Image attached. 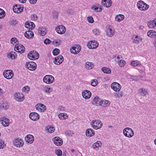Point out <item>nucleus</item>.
<instances>
[{
  "instance_id": "1",
  "label": "nucleus",
  "mask_w": 156,
  "mask_h": 156,
  "mask_svg": "<svg viewBox=\"0 0 156 156\" xmlns=\"http://www.w3.org/2000/svg\"><path fill=\"white\" fill-rule=\"evenodd\" d=\"M137 7L140 10H145L149 8V6L142 1H140L137 2Z\"/></svg>"
},
{
  "instance_id": "2",
  "label": "nucleus",
  "mask_w": 156,
  "mask_h": 156,
  "mask_svg": "<svg viewBox=\"0 0 156 156\" xmlns=\"http://www.w3.org/2000/svg\"><path fill=\"white\" fill-rule=\"evenodd\" d=\"M39 56V54L36 51H30L27 55L28 58L32 60L38 59Z\"/></svg>"
},
{
  "instance_id": "3",
  "label": "nucleus",
  "mask_w": 156,
  "mask_h": 156,
  "mask_svg": "<svg viewBox=\"0 0 156 156\" xmlns=\"http://www.w3.org/2000/svg\"><path fill=\"white\" fill-rule=\"evenodd\" d=\"M123 133L125 136L129 137H132L134 134L133 130L129 127H126L124 129Z\"/></svg>"
},
{
  "instance_id": "4",
  "label": "nucleus",
  "mask_w": 156,
  "mask_h": 156,
  "mask_svg": "<svg viewBox=\"0 0 156 156\" xmlns=\"http://www.w3.org/2000/svg\"><path fill=\"white\" fill-rule=\"evenodd\" d=\"M53 76L51 75H47L44 76L43 79L44 82L47 84H51L54 81Z\"/></svg>"
},
{
  "instance_id": "5",
  "label": "nucleus",
  "mask_w": 156,
  "mask_h": 156,
  "mask_svg": "<svg viewBox=\"0 0 156 156\" xmlns=\"http://www.w3.org/2000/svg\"><path fill=\"white\" fill-rule=\"evenodd\" d=\"M93 128L94 129H97L101 128L102 125V123L99 120H94L91 122Z\"/></svg>"
},
{
  "instance_id": "6",
  "label": "nucleus",
  "mask_w": 156,
  "mask_h": 156,
  "mask_svg": "<svg viewBox=\"0 0 156 156\" xmlns=\"http://www.w3.org/2000/svg\"><path fill=\"white\" fill-rule=\"evenodd\" d=\"M3 75L4 77L7 79H11L13 76V71L11 69L6 70L3 72Z\"/></svg>"
},
{
  "instance_id": "7",
  "label": "nucleus",
  "mask_w": 156,
  "mask_h": 156,
  "mask_svg": "<svg viewBox=\"0 0 156 156\" xmlns=\"http://www.w3.org/2000/svg\"><path fill=\"white\" fill-rule=\"evenodd\" d=\"M14 50L20 54L23 53L25 51V48L23 45L16 44Z\"/></svg>"
},
{
  "instance_id": "8",
  "label": "nucleus",
  "mask_w": 156,
  "mask_h": 156,
  "mask_svg": "<svg viewBox=\"0 0 156 156\" xmlns=\"http://www.w3.org/2000/svg\"><path fill=\"white\" fill-rule=\"evenodd\" d=\"M26 66L29 70L34 71L36 68L37 65L34 62H28L26 63Z\"/></svg>"
},
{
  "instance_id": "9",
  "label": "nucleus",
  "mask_w": 156,
  "mask_h": 156,
  "mask_svg": "<svg viewBox=\"0 0 156 156\" xmlns=\"http://www.w3.org/2000/svg\"><path fill=\"white\" fill-rule=\"evenodd\" d=\"M99 44L95 41H89L87 44V47L91 49L97 48Z\"/></svg>"
},
{
  "instance_id": "10",
  "label": "nucleus",
  "mask_w": 156,
  "mask_h": 156,
  "mask_svg": "<svg viewBox=\"0 0 156 156\" xmlns=\"http://www.w3.org/2000/svg\"><path fill=\"white\" fill-rule=\"evenodd\" d=\"M53 141L55 144L57 146H60L63 143L62 139L59 136H55L52 139Z\"/></svg>"
},
{
  "instance_id": "11",
  "label": "nucleus",
  "mask_w": 156,
  "mask_h": 156,
  "mask_svg": "<svg viewBox=\"0 0 156 156\" xmlns=\"http://www.w3.org/2000/svg\"><path fill=\"white\" fill-rule=\"evenodd\" d=\"M111 88L115 91H119L121 89V85L118 83L114 82L111 85Z\"/></svg>"
},
{
  "instance_id": "12",
  "label": "nucleus",
  "mask_w": 156,
  "mask_h": 156,
  "mask_svg": "<svg viewBox=\"0 0 156 156\" xmlns=\"http://www.w3.org/2000/svg\"><path fill=\"white\" fill-rule=\"evenodd\" d=\"M81 48V47L80 46L76 45L70 49V51L74 54H76L80 51Z\"/></svg>"
},
{
  "instance_id": "13",
  "label": "nucleus",
  "mask_w": 156,
  "mask_h": 156,
  "mask_svg": "<svg viewBox=\"0 0 156 156\" xmlns=\"http://www.w3.org/2000/svg\"><path fill=\"white\" fill-rule=\"evenodd\" d=\"M23 7H21L20 5H15L13 7V9L14 12L16 13H20L23 11Z\"/></svg>"
},
{
  "instance_id": "14",
  "label": "nucleus",
  "mask_w": 156,
  "mask_h": 156,
  "mask_svg": "<svg viewBox=\"0 0 156 156\" xmlns=\"http://www.w3.org/2000/svg\"><path fill=\"white\" fill-rule=\"evenodd\" d=\"M30 118L33 121H37L40 118L39 115L35 112H32L29 114Z\"/></svg>"
},
{
  "instance_id": "15",
  "label": "nucleus",
  "mask_w": 156,
  "mask_h": 156,
  "mask_svg": "<svg viewBox=\"0 0 156 156\" xmlns=\"http://www.w3.org/2000/svg\"><path fill=\"white\" fill-rule=\"evenodd\" d=\"M14 145L17 147H21L23 145V140L21 139H19V138H16L15 139L13 142Z\"/></svg>"
},
{
  "instance_id": "16",
  "label": "nucleus",
  "mask_w": 156,
  "mask_h": 156,
  "mask_svg": "<svg viewBox=\"0 0 156 156\" xmlns=\"http://www.w3.org/2000/svg\"><path fill=\"white\" fill-rule=\"evenodd\" d=\"M56 31L59 34L64 33L66 31L65 27L62 25L59 26L55 29Z\"/></svg>"
},
{
  "instance_id": "17",
  "label": "nucleus",
  "mask_w": 156,
  "mask_h": 156,
  "mask_svg": "<svg viewBox=\"0 0 156 156\" xmlns=\"http://www.w3.org/2000/svg\"><path fill=\"white\" fill-rule=\"evenodd\" d=\"M35 25L32 22H30L27 21L25 23V27L26 28L28 29L29 28V30H32L34 29L35 27Z\"/></svg>"
},
{
  "instance_id": "18",
  "label": "nucleus",
  "mask_w": 156,
  "mask_h": 156,
  "mask_svg": "<svg viewBox=\"0 0 156 156\" xmlns=\"http://www.w3.org/2000/svg\"><path fill=\"white\" fill-rule=\"evenodd\" d=\"M82 95L84 98L88 99L91 97V93L90 91L86 90L82 92Z\"/></svg>"
},
{
  "instance_id": "19",
  "label": "nucleus",
  "mask_w": 156,
  "mask_h": 156,
  "mask_svg": "<svg viewBox=\"0 0 156 156\" xmlns=\"http://www.w3.org/2000/svg\"><path fill=\"white\" fill-rule=\"evenodd\" d=\"M111 0H102L101 3L104 6L108 8L110 7L112 5Z\"/></svg>"
},
{
  "instance_id": "20",
  "label": "nucleus",
  "mask_w": 156,
  "mask_h": 156,
  "mask_svg": "<svg viewBox=\"0 0 156 156\" xmlns=\"http://www.w3.org/2000/svg\"><path fill=\"white\" fill-rule=\"evenodd\" d=\"M63 61V57L61 55H59L58 57L55 58L54 62L57 65H59Z\"/></svg>"
},
{
  "instance_id": "21",
  "label": "nucleus",
  "mask_w": 156,
  "mask_h": 156,
  "mask_svg": "<svg viewBox=\"0 0 156 156\" xmlns=\"http://www.w3.org/2000/svg\"><path fill=\"white\" fill-rule=\"evenodd\" d=\"M34 140V136L30 134L27 135L25 137V140L28 143H32Z\"/></svg>"
},
{
  "instance_id": "22",
  "label": "nucleus",
  "mask_w": 156,
  "mask_h": 156,
  "mask_svg": "<svg viewBox=\"0 0 156 156\" xmlns=\"http://www.w3.org/2000/svg\"><path fill=\"white\" fill-rule=\"evenodd\" d=\"M95 134L94 130L92 129L88 128L86 131V135L87 136L92 137Z\"/></svg>"
},
{
  "instance_id": "23",
  "label": "nucleus",
  "mask_w": 156,
  "mask_h": 156,
  "mask_svg": "<svg viewBox=\"0 0 156 156\" xmlns=\"http://www.w3.org/2000/svg\"><path fill=\"white\" fill-rule=\"evenodd\" d=\"M24 35L28 39H32L34 36V34L33 32L30 30L26 31Z\"/></svg>"
},
{
  "instance_id": "24",
  "label": "nucleus",
  "mask_w": 156,
  "mask_h": 156,
  "mask_svg": "<svg viewBox=\"0 0 156 156\" xmlns=\"http://www.w3.org/2000/svg\"><path fill=\"white\" fill-rule=\"evenodd\" d=\"M102 145V143L100 141H97L94 143L92 145L93 147L96 150H98L99 147H101Z\"/></svg>"
},
{
  "instance_id": "25",
  "label": "nucleus",
  "mask_w": 156,
  "mask_h": 156,
  "mask_svg": "<svg viewBox=\"0 0 156 156\" xmlns=\"http://www.w3.org/2000/svg\"><path fill=\"white\" fill-rule=\"evenodd\" d=\"M15 97L16 100L20 102L22 101L24 99L23 97L20 96V94L19 93H16Z\"/></svg>"
},
{
  "instance_id": "26",
  "label": "nucleus",
  "mask_w": 156,
  "mask_h": 156,
  "mask_svg": "<svg viewBox=\"0 0 156 156\" xmlns=\"http://www.w3.org/2000/svg\"><path fill=\"white\" fill-rule=\"evenodd\" d=\"M106 33L107 35L109 37H111L113 36L114 34V31L109 27L107 29Z\"/></svg>"
},
{
  "instance_id": "27",
  "label": "nucleus",
  "mask_w": 156,
  "mask_h": 156,
  "mask_svg": "<svg viewBox=\"0 0 156 156\" xmlns=\"http://www.w3.org/2000/svg\"><path fill=\"white\" fill-rule=\"evenodd\" d=\"M124 18V16L122 14H119L117 15L115 17V20L118 21L120 22Z\"/></svg>"
},
{
  "instance_id": "28",
  "label": "nucleus",
  "mask_w": 156,
  "mask_h": 156,
  "mask_svg": "<svg viewBox=\"0 0 156 156\" xmlns=\"http://www.w3.org/2000/svg\"><path fill=\"white\" fill-rule=\"evenodd\" d=\"M139 93L142 96H145L147 94V91L145 89L141 88L139 89Z\"/></svg>"
},
{
  "instance_id": "29",
  "label": "nucleus",
  "mask_w": 156,
  "mask_h": 156,
  "mask_svg": "<svg viewBox=\"0 0 156 156\" xmlns=\"http://www.w3.org/2000/svg\"><path fill=\"white\" fill-rule=\"evenodd\" d=\"M38 33L40 35L42 36H44L46 34V32L45 31V29L42 27H40L38 30Z\"/></svg>"
},
{
  "instance_id": "30",
  "label": "nucleus",
  "mask_w": 156,
  "mask_h": 156,
  "mask_svg": "<svg viewBox=\"0 0 156 156\" xmlns=\"http://www.w3.org/2000/svg\"><path fill=\"white\" fill-rule=\"evenodd\" d=\"M17 55L16 53L14 51H12L10 52L8 55V57L9 58L12 59H15Z\"/></svg>"
},
{
  "instance_id": "31",
  "label": "nucleus",
  "mask_w": 156,
  "mask_h": 156,
  "mask_svg": "<svg viewBox=\"0 0 156 156\" xmlns=\"http://www.w3.org/2000/svg\"><path fill=\"white\" fill-rule=\"evenodd\" d=\"M100 100V99L99 98V96H96L93 100V102L92 104L94 105H98L99 104V102Z\"/></svg>"
},
{
  "instance_id": "32",
  "label": "nucleus",
  "mask_w": 156,
  "mask_h": 156,
  "mask_svg": "<svg viewBox=\"0 0 156 156\" xmlns=\"http://www.w3.org/2000/svg\"><path fill=\"white\" fill-rule=\"evenodd\" d=\"M58 116L59 119L61 120H65L68 117L65 113H60L58 115Z\"/></svg>"
},
{
  "instance_id": "33",
  "label": "nucleus",
  "mask_w": 156,
  "mask_h": 156,
  "mask_svg": "<svg viewBox=\"0 0 156 156\" xmlns=\"http://www.w3.org/2000/svg\"><path fill=\"white\" fill-rule=\"evenodd\" d=\"M101 70L104 73L107 74H110L111 72L110 69L106 67H103L101 69Z\"/></svg>"
},
{
  "instance_id": "34",
  "label": "nucleus",
  "mask_w": 156,
  "mask_h": 156,
  "mask_svg": "<svg viewBox=\"0 0 156 156\" xmlns=\"http://www.w3.org/2000/svg\"><path fill=\"white\" fill-rule=\"evenodd\" d=\"M86 68L88 69H90L94 66V65L91 62H87L86 63Z\"/></svg>"
},
{
  "instance_id": "35",
  "label": "nucleus",
  "mask_w": 156,
  "mask_h": 156,
  "mask_svg": "<svg viewBox=\"0 0 156 156\" xmlns=\"http://www.w3.org/2000/svg\"><path fill=\"white\" fill-rule=\"evenodd\" d=\"M1 123L4 126H7L9 125V122L8 121L7 119H5V120H1Z\"/></svg>"
},
{
  "instance_id": "36",
  "label": "nucleus",
  "mask_w": 156,
  "mask_h": 156,
  "mask_svg": "<svg viewBox=\"0 0 156 156\" xmlns=\"http://www.w3.org/2000/svg\"><path fill=\"white\" fill-rule=\"evenodd\" d=\"M91 8L92 9L94 10L95 11L97 12H101L102 10V8L101 7L99 8L94 5H93L91 7Z\"/></svg>"
},
{
  "instance_id": "37",
  "label": "nucleus",
  "mask_w": 156,
  "mask_h": 156,
  "mask_svg": "<svg viewBox=\"0 0 156 156\" xmlns=\"http://www.w3.org/2000/svg\"><path fill=\"white\" fill-rule=\"evenodd\" d=\"M147 25L148 27L150 28H154L155 27V26H154V23L153 20H150L148 21L147 23Z\"/></svg>"
},
{
  "instance_id": "38",
  "label": "nucleus",
  "mask_w": 156,
  "mask_h": 156,
  "mask_svg": "<svg viewBox=\"0 0 156 156\" xmlns=\"http://www.w3.org/2000/svg\"><path fill=\"white\" fill-rule=\"evenodd\" d=\"M93 33L96 35H100V30L98 28L94 29L93 30Z\"/></svg>"
},
{
  "instance_id": "39",
  "label": "nucleus",
  "mask_w": 156,
  "mask_h": 156,
  "mask_svg": "<svg viewBox=\"0 0 156 156\" xmlns=\"http://www.w3.org/2000/svg\"><path fill=\"white\" fill-rule=\"evenodd\" d=\"M5 14V12L2 9H0V19L3 18Z\"/></svg>"
},
{
  "instance_id": "40",
  "label": "nucleus",
  "mask_w": 156,
  "mask_h": 156,
  "mask_svg": "<svg viewBox=\"0 0 156 156\" xmlns=\"http://www.w3.org/2000/svg\"><path fill=\"white\" fill-rule=\"evenodd\" d=\"M40 106H39L41 112H44L46 109V106L45 105L42 104H40Z\"/></svg>"
},
{
  "instance_id": "41",
  "label": "nucleus",
  "mask_w": 156,
  "mask_h": 156,
  "mask_svg": "<svg viewBox=\"0 0 156 156\" xmlns=\"http://www.w3.org/2000/svg\"><path fill=\"white\" fill-rule=\"evenodd\" d=\"M9 23L10 25L15 26L18 23V21H16L15 19H13Z\"/></svg>"
},
{
  "instance_id": "42",
  "label": "nucleus",
  "mask_w": 156,
  "mask_h": 156,
  "mask_svg": "<svg viewBox=\"0 0 156 156\" xmlns=\"http://www.w3.org/2000/svg\"><path fill=\"white\" fill-rule=\"evenodd\" d=\"M59 50L58 48H55L53 50V54L54 55H56L59 53Z\"/></svg>"
},
{
  "instance_id": "43",
  "label": "nucleus",
  "mask_w": 156,
  "mask_h": 156,
  "mask_svg": "<svg viewBox=\"0 0 156 156\" xmlns=\"http://www.w3.org/2000/svg\"><path fill=\"white\" fill-rule=\"evenodd\" d=\"M119 65L121 67L124 66L126 63L125 61L124 60H120L118 61Z\"/></svg>"
},
{
  "instance_id": "44",
  "label": "nucleus",
  "mask_w": 156,
  "mask_h": 156,
  "mask_svg": "<svg viewBox=\"0 0 156 156\" xmlns=\"http://www.w3.org/2000/svg\"><path fill=\"white\" fill-rule=\"evenodd\" d=\"M110 102L108 100L104 101L103 105H102V106L103 107H107L110 105Z\"/></svg>"
},
{
  "instance_id": "45",
  "label": "nucleus",
  "mask_w": 156,
  "mask_h": 156,
  "mask_svg": "<svg viewBox=\"0 0 156 156\" xmlns=\"http://www.w3.org/2000/svg\"><path fill=\"white\" fill-rule=\"evenodd\" d=\"M98 83V81L96 79H93L91 80V84L93 86L95 87L96 86Z\"/></svg>"
},
{
  "instance_id": "46",
  "label": "nucleus",
  "mask_w": 156,
  "mask_h": 156,
  "mask_svg": "<svg viewBox=\"0 0 156 156\" xmlns=\"http://www.w3.org/2000/svg\"><path fill=\"white\" fill-rule=\"evenodd\" d=\"M55 154L57 156H62V152L60 150H57L55 151Z\"/></svg>"
},
{
  "instance_id": "47",
  "label": "nucleus",
  "mask_w": 156,
  "mask_h": 156,
  "mask_svg": "<svg viewBox=\"0 0 156 156\" xmlns=\"http://www.w3.org/2000/svg\"><path fill=\"white\" fill-rule=\"evenodd\" d=\"M38 17V16L36 14H32L31 16V18L32 20L35 21L37 20Z\"/></svg>"
},
{
  "instance_id": "48",
  "label": "nucleus",
  "mask_w": 156,
  "mask_h": 156,
  "mask_svg": "<svg viewBox=\"0 0 156 156\" xmlns=\"http://www.w3.org/2000/svg\"><path fill=\"white\" fill-rule=\"evenodd\" d=\"M87 20L89 23H93L94 22V20L93 17L91 16L87 17Z\"/></svg>"
},
{
  "instance_id": "49",
  "label": "nucleus",
  "mask_w": 156,
  "mask_h": 156,
  "mask_svg": "<svg viewBox=\"0 0 156 156\" xmlns=\"http://www.w3.org/2000/svg\"><path fill=\"white\" fill-rule=\"evenodd\" d=\"M5 145L4 141L2 140H0V149L3 148Z\"/></svg>"
},
{
  "instance_id": "50",
  "label": "nucleus",
  "mask_w": 156,
  "mask_h": 156,
  "mask_svg": "<svg viewBox=\"0 0 156 156\" xmlns=\"http://www.w3.org/2000/svg\"><path fill=\"white\" fill-rule=\"evenodd\" d=\"M147 35L148 36L150 37H153V31L150 30V31H148L147 33Z\"/></svg>"
},
{
  "instance_id": "51",
  "label": "nucleus",
  "mask_w": 156,
  "mask_h": 156,
  "mask_svg": "<svg viewBox=\"0 0 156 156\" xmlns=\"http://www.w3.org/2000/svg\"><path fill=\"white\" fill-rule=\"evenodd\" d=\"M48 132L50 133H53L55 130V129L53 127H49V128L48 129Z\"/></svg>"
},
{
  "instance_id": "52",
  "label": "nucleus",
  "mask_w": 156,
  "mask_h": 156,
  "mask_svg": "<svg viewBox=\"0 0 156 156\" xmlns=\"http://www.w3.org/2000/svg\"><path fill=\"white\" fill-rule=\"evenodd\" d=\"M10 41L12 44H13V42H14V43H16L18 42V40L16 38L12 37Z\"/></svg>"
},
{
  "instance_id": "53",
  "label": "nucleus",
  "mask_w": 156,
  "mask_h": 156,
  "mask_svg": "<svg viewBox=\"0 0 156 156\" xmlns=\"http://www.w3.org/2000/svg\"><path fill=\"white\" fill-rule=\"evenodd\" d=\"M51 41L48 38L45 39L44 41V43L46 44H48L51 43Z\"/></svg>"
},
{
  "instance_id": "54",
  "label": "nucleus",
  "mask_w": 156,
  "mask_h": 156,
  "mask_svg": "<svg viewBox=\"0 0 156 156\" xmlns=\"http://www.w3.org/2000/svg\"><path fill=\"white\" fill-rule=\"evenodd\" d=\"M9 108L8 105L5 104H3L2 105H1L0 107L1 108H4V109H7Z\"/></svg>"
},
{
  "instance_id": "55",
  "label": "nucleus",
  "mask_w": 156,
  "mask_h": 156,
  "mask_svg": "<svg viewBox=\"0 0 156 156\" xmlns=\"http://www.w3.org/2000/svg\"><path fill=\"white\" fill-rule=\"evenodd\" d=\"M139 72L141 74V75H142V76H141L140 75H139L138 76V77H141V78H143L144 77V72H143V70L142 69V70H139Z\"/></svg>"
},
{
  "instance_id": "56",
  "label": "nucleus",
  "mask_w": 156,
  "mask_h": 156,
  "mask_svg": "<svg viewBox=\"0 0 156 156\" xmlns=\"http://www.w3.org/2000/svg\"><path fill=\"white\" fill-rule=\"evenodd\" d=\"M53 17L54 18H56L58 16V13L57 12L54 11L53 12Z\"/></svg>"
},
{
  "instance_id": "57",
  "label": "nucleus",
  "mask_w": 156,
  "mask_h": 156,
  "mask_svg": "<svg viewBox=\"0 0 156 156\" xmlns=\"http://www.w3.org/2000/svg\"><path fill=\"white\" fill-rule=\"evenodd\" d=\"M51 88L50 87H47L45 88L44 90L46 93H50L51 91L50 90Z\"/></svg>"
},
{
  "instance_id": "58",
  "label": "nucleus",
  "mask_w": 156,
  "mask_h": 156,
  "mask_svg": "<svg viewBox=\"0 0 156 156\" xmlns=\"http://www.w3.org/2000/svg\"><path fill=\"white\" fill-rule=\"evenodd\" d=\"M131 64L133 66L135 67L136 66V62L135 61H133L131 62Z\"/></svg>"
},
{
  "instance_id": "59",
  "label": "nucleus",
  "mask_w": 156,
  "mask_h": 156,
  "mask_svg": "<svg viewBox=\"0 0 156 156\" xmlns=\"http://www.w3.org/2000/svg\"><path fill=\"white\" fill-rule=\"evenodd\" d=\"M137 42H142V39L141 37H138L137 36Z\"/></svg>"
},
{
  "instance_id": "60",
  "label": "nucleus",
  "mask_w": 156,
  "mask_h": 156,
  "mask_svg": "<svg viewBox=\"0 0 156 156\" xmlns=\"http://www.w3.org/2000/svg\"><path fill=\"white\" fill-rule=\"evenodd\" d=\"M114 95L116 98H119L121 97L120 95L119 92L115 93L114 94Z\"/></svg>"
},
{
  "instance_id": "61",
  "label": "nucleus",
  "mask_w": 156,
  "mask_h": 156,
  "mask_svg": "<svg viewBox=\"0 0 156 156\" xmlns=\"http://www.w3.org/2000/svg\"><path fill=\"white\" fill-rule=\"evenodd\" d=\"M27 87V88H26V87H24L22 88V90L23 91H27L29 90V88L28 87V86H26Z\"/></svg>"
},
{
  "instance_id": "62",
  "label": "nucleus",
  "mask_w": 156,
  "mask_h": 156,
  "mask_svg": "<svg viewBox=\"0 0 156 156\" xmlns=\"http://www.w3.org/2000/svg\"><path fill=\"white\" fill-rule=\"evenodd\" d=\"M31 4H35L37 2V0H29Z\"/></svg>"
},
{
  "instance_id": "63",
  "label": "nucleus",
  "mask_w": 156,
  "mask_h": 156,
  "mask_svg": "<svg viewBox=\"0 0 156 156\" xmlns=\"http://www.w3.org/2000/svg\"><path fill=\"white\" fill-rule=\"evenodd\" d=\"M104 103V101L102 100H100V101L99 102L98 105L100 106H102L103 105Z\"/></svg>"
},
{
  "instance_id": "64",
  "label": "nucleus",
  "mask_w": 156,
  "mask_h": 156,
  "mask_svg": "<svg viewBox=\"0 0 156 156\" xmlns=\"http://www.w3.org/2000/svg\"><path fill=\"white\" fill-rule=\"evenodd\" d=\"M132 39H133V42L136 43V35H135L134 39H133V37H132Z\"/></svg>"
}]
</instances>
